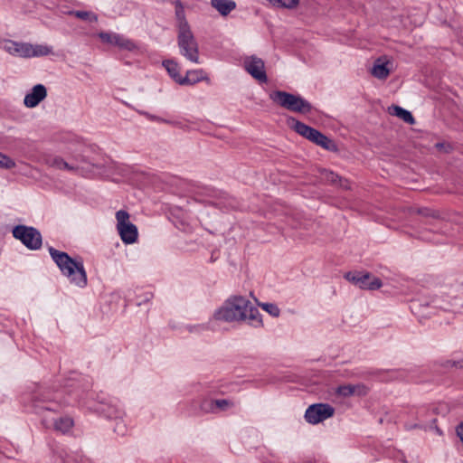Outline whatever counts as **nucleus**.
I'll return each mask as SVG.
<instances>
[{
  "label": "nucleus",
  "mask_w": 463,
  "mask_h": 463,
  "mask_svg": "<svg viewBox=\"0 0 463 463\" xmlns=\"http://www.w3.org/2000/svg\"><path fill=\"white\" fill-rule=\"evenodd\" d=\"M49 252L61 272L70 279L71 283L80 288L87 285V274L81 260L72 259L66 252L52 247L49 248Z\"/></svg>",
  "instance_id": "nucleus-1"
},
{
  "label": "nucleus",
  "mask_w": 463,
  "mask_h": 463,
  "mask_svg": "<svg viewBox=\"0 0 463 463\" xmlns=\"http://www.w3.org/2000/svg\"><path fill=\"white\" fill-rule=\"evenodd\" d=\"M287 124L296 133L317 146H319L328 151H337L336 144L317 129L306 125L293 117H289L287 119Z\"/></svg>",
  "instance_id": "nucleus-2"
},
{
  "label": "nucleus",
  "mask_w": 463,
  "mask_h": 463,
  "mask_svg": "<svg viewBox=\"0 0 463 463\" xmlns=\"http://www.w3.org/2000/svg\"><path fill=\"white\" fill-rule=\"evenodd\" d=\"M269 97L278 106L294 113L305 115L313 110L312 104L299 95L284 90H274Z\"/></svg>",
  "instance_id": "nucleus-3"
},
{
  "label": "nucleus",
  "mask_w": 463,
  "mask_h": 463,
  "mask_svg": "<svg viewBox=\"0 0 463 463\" xmlns=\"http://www.w3.org/2000/svg\"><path fill=\"white\" fill-rule=\"evenodd\" d=\"M249 306L248 299L241 296H234L216 311L214 317L216 319L225 322L246 320Z\"/></svg>",
  "instance_id": "nucleus-4"
},
{
  "label": "nucleus",
  "mask_w": 463,
  "mask_h": 463,
  "mask_svg": "<svg viewBox=\"0 0 463 463\" xmlns=\"http://www.w3.org/2000/svg\"><path fill=\"white\" fill-rule=\"evenodd\" d=\"M12 233L29 250H36L43 245L42 234L34 227L19 224L14 227Z\"/></svg>",
  "instance_id": "nucleus-5"
},
{
  "label": "nucleus",
  "mask_w": 463,
  "mask_h": 463,
  "mask_svg": "<svg viewBox=\"0 0 463 463\" xmlns=\"http://www.w3.org/2000/svg\"><path fill=\"white\" fill-rule=\"evenodd\" d=\"M177 43L180 49V53L184 56L188 61L194 63H199V47L198 43L191 31L183 29L178 33Z\"/></svg>",
  "instance_id": "nucleus-6"
},
{
  "label": "nucleus",
  "mask_w": 463,
  "mask_h": 463,
  "mask_svg": "<svg viewBox=\"0 0 463 463\" xmlns=\"http://www.w3.org/2000/svg\"><path fill=\"white\" fill-rule=\"evenodd\" d=\"M117 229L121 240L126 244L134 243L137 240L138 232L135 224L129 222V213L125 210L116 213Z\"/></svg>",
  "instance_id": "nucleus-7"
},
{
  "label": "nucleus",
  "mask_w": 463,
  "mask_h": 463,
  "mask_svg": "<svg viewBox=\"0 0 463 463\" xmlns=\"http://www.w3.org/2000/svg\"><path fill=\"white\" fill-rule=\"evenodd\" d=\"M335 409L328 403H315L307 409L305 419L310 424H318L325 420L333 417Z\"/></svg>",
  "instance_id": "nucleus-8"
},
{
  "label": "nucleus",
  "mask_w": 463,
  "mask_h": 463,
  "mask_svg": "<svg viewBox=\"0 0 463 463\" xmlns=\"http://www.w3.org/2000/svg\"><path fill=\"white\" fill-rule=\"evenodd\" d=\"M33 407L36 410V412L41 414L43 416V424L49 428V421L47 418L44 415V412L47 411H52L57 412L61 408V405L55 402L53 399H51L48 395L44 393H41L34 397L33 401Z\"/></svg>",
  "instance_id": "nucleus-9"
},
{
  "label": "nucleus",
  "mask_w": 463,
  "mask_h": 463,
  "mask_svg": "<svg viewBox=\"0 0 463 463\" xmlns=\"http://www.w3.org/2000/svg\"><path fill=\"white\" fill-rule=\"evenodd\" d=\"M16 46V55L23 58L46 56L52 53V48L47 45L17 42Z\"/></svg>",
  "instance_id": "nucleus-10"
},
{
  "label": "nucleus",
  "mask_w": 463,
  "mask_h": 463,
  "mask_svg": "<svg viewBox=\"0 0 463 463\" xmlns=\"http://www.w3.org/2000/svg\"><path fill=\"white\" fill-rule=\"evenodd\" d=\"M244 67L248 73L260 82H267L268 78L265 71L264 61L258 57L251 56L244 61Z\"/></svg>",
  "instance_id": "nucleus-11"
},
{
  "label": "nucleus",
  "mask_w": 463,
  "mask_h": 463,
  "mask_svg": "<svg viewBox=\"0 0 463 463\" xmlns=\"http://www.w3.org/2000/svg\"><path fill=\"white\" fill-rule=\"evenodd\" d=\"M47 96L46 88L42 84L35 85L30 93L26 94L24 103L27 108L36 107Z\"/></svg>",
  "instance_id": "nucleus-12"
},
{
  "label": "nucleus",
  "mask_w": 463,
  "mask_h": 463,
  "mask_svg": "<svg viewBox=\"0 0 463 463\" xmlns=\"http://www.w3.org/2000/svg\"><path fill=\"white\" fill-rule=\"evenodd\" d=\"M383 283L379 278L372 276L369 272L363 274L359 288L363 289L375 290L382 287Z\"/></svg>",
  "instance_id": "nucleus-13"
},
{
  "label": "nucleus",
  "mask_w": 463,
  "mask_h": 463,
  "mask_svg": "<svg viewBox=\"0 0 463 463\" xmlns=\"http://www.w3.org/2000/svg\"><path fill=\"white\" fill-rule=\"evenodd\" d=\"M211 5L223 16L236 8V3L232 0H211Z\"/></svg>",
  "instance_id": "nucleus-14"
},
{
  "label": "nucleus",
  "mask_w": 463,
  "mask_h": 463,
  "mask_svg": "<svg viewBox=\"0 0 463 463\" xmlns=\"http://www.w3.org/2000/svg\"><path fill=\"white\" fill-rule=\"evenodd\" d=\"M204 79H206V76L203 70L188 71L181 80V85H194Z\"/></svg>",
  "instance_id": "nucleus-15"
},
{
  "label": "nucleus",
  "mask_w": 463,
  "mask_h": 463,
  "mask_svg": "<svg viewBox=\"0 0 463 463\" xmlns=\"http://www.w3.org/2000/svg\"><path fill=\"white\" fill-rule=\"evenodd\" d=\"M387 65L388 61H382L381 59H378L371 71L372 74L377 79L385 80L390 74Z\"/></svg>",
  "instance_id": "nucleus-16"
},
{
  "label": "nucleus",
  "mask_w": 463,
  "mask_h": 463,
  "mask_svg": "<svg viewBox=\"0 0 463 463\" xmlns=\"http://www.w3.org/2000/svg\"><path fill=\"white\" fill-rule=\"evenodd\" d=\"M175 16L178 21V33L182 32L184 28L190 30V26L185 19L184 6L179 0L175 2Z\"/></svg>",
  "instance_id": "nucleus-17"
},
{
  "label": "nucleus",
  "mask_w": 463,
  "mask_h": 463,
  "mask_svg": "<svg viewBox=\"0 0 463 463\" xmlns=\"http://www.w3.org/2000/svg\"><path fill=\"white\" fill-rule=\"evenodd\" d=\"M163 65L175 82L181 85V80L183 77L179 74L178 63L173 60H166L163 61Z\"/></svg>",
  "instance_id": "nucleus-18"
},
{
  "label": "nucleus",
  "mask_w": 463,
  "mask_h": 463,
  "mask_svg": "<svg viewBox=\"0 0 463 463\" xmlns=\"http://www.w3.org/2000/svg\"><path fill=\"white\" fill-rule=\"evenodd\" d=\"M250 324L255 327L262 326L261 315L257 307H253L250 303L247 308V317Z\"/></svg>",
  "instance_id": "nucleus-19"
},
{
  "label": "nucleus",
  "mask_w": 463,
  "mask_h": 463,
  "mask_svg": "<svg viewBox=\"0 0 463 463\" xmlns=\"http://www.w3.org/2000/svg\"><path fill=\"white\" fill-rule=\"evenodd\" d=\"M389 109L392 110V111H391L392 115L398 117L399 118L402 119L404 122H406L408 124L414 123V118L410 111H408L399 106H392Z\"/></svg>",
  "instance_id": "nucleus-20"
},
{
  "label": "nucleus",
  "mask_w": 463,
  "mask_h": 463,
  "mask_svg": "<svg viewBox=\"0 0 463 463\" xmlns=\"http://www.w3.org/2000/svg\"><path fill=\"white\" fill-rule=\"evenodd\" d=\"M323 176H324V179L328 183H331L334 184H337L339 186H341L345 189L349 188L348 181L345 179H342L338 175L335 174L334 172L324 171Z\"/></svg>",
  "instance_id": "nucleus-21"
},
{
  "label": "nucleus",
  "mask_w": 463,
  "mask_h": 463,
  "mask_svg": "<svg viewBox=\"0 0 463 463\" xmlns=\"http://www.w3.org/2000/svg\"><path fill=\"white\" fill-rule=\"evenodd\" d=\"M73 427V420L70 417H61L53 422V428L57 431L66 433Z\"/></svg>",
  "instance_id": "nucleus-22"
},
{
  "label": "nucleus",
  "mask_w": 463,
  "mask_h": 463,
  "mask_svg": "<svg viewBox=\"0 0 463 463\" xmlns=\"http://www.w3.org/2000/svg\"><path fill=\"white\" fill-rule=\"evenodd\" d=\"M115 46H118L119 49L127 50V51H133L137 48L134 42L131 40L125 38L124 36L118 34L115 43Z\"/></svg>",
  "instance_id": "nucleus-23"
},
{
  "label": "nucleus",
  "mask_w": 463,
  "mask_h": 463,
  "mask_svg": "<svg viewBox=\"0 0 463 463\" xmlns=\"http://www.w3.org/2000/svg\"><path fill=\"white\" fill-rule=\"evenodd\" d=\"M213 409L216 410V413L219 411H224L234 406V402L228 399L213 400Z\"/></svg>",
  "instance_id": "nucleus-24"
},
{
  "label": "nucleus",
  "mask_w": 463,
  "mask_h": 463,
  "mask_svg": "<svg viewBox=\"0 0 463 463\" xmlns=\"http://www.w3.org/2000/svg\"><path fill=\"white\" fill-rule=\"evenodd\" d=\"M71 14L80 20L89 21L90 23L98 21V16L95 14L88 11H72L71 12Z\"/></svg>",
  "instance_id": "nucleus-25"
},
{
  "label": "nucleus",
  "mask_w": 463,
  "mask_h": 463,
  "mask_svg": "<svg viewBox=\"0 0 463 463\" xmlns=\"http://www.w3.org/2000/svg\"><path fill=\"white\" fill-rule=\"evenodd\" d=\"M276 7L294 8L298 5V0H269Z\"/></svg>",
  "instance_id": "nucleus-26"
},
{
  "label": "nucleus",
  "mask_w": 463,
  "mask_h": 463,
  "mask_svg": "<svg viewBox=\"0 0 463 463\" xmlns=\"http://www.w3.org/2000/svg\"><path fill=\"white\" fill-rule=\"evenodd\" d=\"M259 306L267 311L269 315L274 317H278L280 314V310L277 305L272 303H259Z\"/></svg>",
  "instance_id": "nucleus-27"
},
{
  "label": "nucleus",
  "mask_w": 463,
  "mask_h": 463,
  "mask_svg": "<svg viewBox=\"0 0 463 463\" xmlns=\"http://www.w3.org/2000/svg\"><path fill=\"white\" fill-rule=\"evenodd\" d=\"M353 384H346L338 386L336 389V394L343 397H350L354 395Z\"/></svg>",
  "instance_id": "nucleus-28"
},
{
  "label": "nucleus",
  "mask_w": 463,
  "mask_h": 463,
  "mask_svg": "<svg viewBox=\"0 0 463 463\" xmlns=\"http://www.w3.org/2000/svg\"><path fill=\"white\" fill-rule=\"evenodd\" d=\"M15 165V163L9 156L0 153V167L5 169H11Z\"/></svg>",
  "instance_id": "nucleus-29"
},
{
  "label": "nucleus",
  "mask_w": 463,
  "mask_h": 463,
  "mask_svg": "<svg viewBox=\"0 0 463 463\" xmlns=\"http://www.w3.org/2000/svg\"><path fill=\"white\" fill-rule=\"evenodd\" d=\"M364 273V272H347L345 275V278L347 280H349L352 283H354V285L359 286Z\"/></svg>",
  "instance_id": "nucleus-30"
},
{
  "label": "nucleus",
  "mask_w": 463,
  "mask_h": 463,
  "mask_svg": "<svg viewBox=\"0 0 463 463\" xmlns=\"http://www.w3.org/2000/svg\"><path fill=\"white\" fill-rule=\"evenodd\" d=\"M118 33H99V39L106 43L114 45L116 38Z\"/></svg>",
  "instance_id": "nucleus-31"
},
{
  "label": "nucleus",
  "mask_w": 463,
  "mask_h": 463,
  "mask_svg": "<svg viewBox=\"0 0 463 463\" xmlns=\"http://www.w3.org/2000/svg\"><path fill=\"white\" fill-rule=\"evenodd\" d=\"M52 165L59 168V169H66L69 171H73L75 168L71 165H70L67 162H65L61 157H56L52 161Z\"/></svg>",
  "instance_id": "nucleus-32"
},
{
  "label": "nucleus",
  "mask_w": 463,
  "mask_h": 463,
  "mask_svg": "<svg viewBox=\"0 0 463 463\" xmlns=\"http://www.w3.org/2000/svg\"><path fill=\"white\" fill-rule=\"evenodd\" d=\"M200 410L204 413H216L213 409V400H203L200 404Z\"/></svg>",
  "instance_id": "nucleus-33"
},
{
  "label": "nucleus",
  "mask_w": 463,
  "mask_h": 463,
  "mask_svg": "<svg viewBox=\"0 0 463 463\" xmlns=\"http://www.w3.org/2000/svg\"><path fill=\"white\" fill-rule=\"evenodd\" d=\"M353 389L354 391V395H357V396H365V395H367V393L369 392L368 387L363 383L353 385Z\"/></svg>",
  "instance_id": "nucleus-34"
},
{
  "label": "nucleus",
  "mask_w": 463,
  "mask_h": 463,
  "mask_svg": "<svg viewBox=\"0 0 463 463\" xmlns=\"http://www.w3.org/2000/svg\"><path fill=\"white\" fill-rule=\"evenodd\" d=\"M14 45H17V42L9 40L5 44V50L10 54L16 55L17 46Z\"/></svg>",
  "instance_id": "nucleus-35"
},
{
  "label": "nucleus",
  "mask_w": 463,
  "mask_h": 463,
  "mask_svg": "<svg viewBox=\"0 0 463 463\" xmlns=\"http://www.w3.org/2000/svg\"><path fill=\"white\" fill-rule=\"evenodd\" d=\"M444 366L463 368V358L461 360H458V361L448 360L444 364Z\"/></svg>",
  "instance_id": "nucleus-36"
},
{
  "label": "nucleus",
  "mask_w": 463,
  "mask_h": 463,
  "mask_svg": "<svg viewBox=\"0 0 463 463\" xmlns=\"http://www.w3.org/2000/svg\"><path fill=\"white\" fill-rule=\"evenodd\" d=\"M457 435L459 437L460 440L463 443V421L459 423V425L456 429Z\"/></svg>",
  "instance_id": "nucleus-37"
},
{
  "label": "nucleus",
  "mask_w": 463,
  "mask_h": 463,
  "mask_svg": "<svg viewBox=\"0 0 463 463\" xmlns=\"http://www.w3.org/2000/svg\"><path fill=\"white\" fill-rule=\"evenodd\" d=\"M443 146H444L443 143H437L436 144V147L439 148V149L442 148Z\"/></svg>",
  "instance_id": "nucleus-38"
},
{
  "label": "nucleus",
  "mask_w": 463,
  "mask_h": 463,
  "mask_svg": "<svg viewBox=\"0 0 463 463\" xmlns=\"http://www.w3.org/2000/svg\"><path fill=\"white\" fill-rule=\"evenodd\" d=\"M5 458L4 455L0 452V461Z\"/></svg>",
  "instance_id": "nucleus-39"
}]
</instances>
